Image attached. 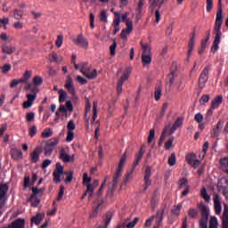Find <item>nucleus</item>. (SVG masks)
<instances>
[{
    "label": "nucleus",
    "mask_w": 228,
    "mask_h": 228,
    "mask_svg": "<svg viewBox=\"0 0 228 228\" xmlns=\"http://www.w3.org/2000/svg\"><path fill=\"white\" fill-rule=\"evenodd\" d=\"M163 215H165V208H161L157 211L155 217L163 219Z\"/></svg>",
    "instance_id": "59"
},
{
    "label": "nucleus",
    "mask_w": 228,
    "mask_h": 228,
    "mask_svg": "<svg viewBox=\"0 0 228 228\" xmlns=\"http://www.w3.org/2000/svg\"><path fill=\"white\" fill-rule=\"evenodd\" d=\"M166 138H167V130H164L159 141V147H161V145H163V142H165Z\"/></svg>",
    "instance_id": "50"
},
{
    "label": "nucleus",
    "mask_w": 228,
    "mask_h": 228,
    "mask_svg": "<svg viewBox=\"0 0 228 228\" xmlns=\"http://www.w3.org/2000/svg\"><path fill=\"white\" fill-rule=\"evenodd\" d=\"M177 159H175V153H171V155L168 158V165L169 167H174L175 165Z\"/></svg>",
    "instance_id": "39"
},
{
    "label": "nucleus",
    "mask_w": 228,
    "mask_h": 228,
    "mask_svg": "<svg viewBox=\"0 0 228 228\" xmlns=\"http://www.w3.org/2000/svg\"><path fill=\"white\" fill-rule=\"evenodd\" d=\"M65 174V171H63V166H61V163L57 162L55 170L53 171V181L54 183H61V175Z\"/></svg>",
    "instance_id": "7"
},
{
    "label": "nucleus",
    "mask_w": 228,
    "mask_h": 228,
    "mask_svg": "<svg viewBox=\"0 0 228 228\" xmlns=\"http://www.w3.org/2000/svg\"><path fill=\"white\" fill-rule=\"evenodd\" d=\"M7 228H26V220L22 218H17L12 223L8 224Z\"/></svg>",
    "instance_id": "15"
},
{
    "label": "nucleus",
    "mask_w": 228,
    "mask_h": 228,
    "mask_svg": "<svg viewBox=\"0 0 228 228\" xmlns=\"http://www.w3.org/2000/svg\"><path fill=\"white\" fill-rule=\"evenodd\" d=\"M213 10V0H207V12Z\"/></svg>",
    "instance_id": "64"
},
{
    "label": "nucleus",
    "mask_w": 228,
    "mask_h": 228,
    "mask_svg": "<svg viewBox=\"0 0 228 228\" xmlns=\"http://www.w3.org/2000/svg\"><path fill=\"white\" fill-rule=\"evenodd\" d=\"M183 118H178L175 122L174 123V125L172 126L170 131L171 133H174L178 127H181V126H183Z\"/></svg>",
    "instance_id": "25"
},
{
    "label": "nucleus",
    "mask_w": 228,
    "mask_h": 228,
    "mask_svg": "<svg viewBox=\"0 0 228 228\" xmlns=\"http://www.w3.org/2000/svg\"><path fill=\"white\" fill-rule=\"evenodd\" d=\"M22 15H24V12H22V10L16 9L14 11V19H16V20H20V19H22Z\"/></svg>",
    "instance_id": "41"
},
{
    "label": "nucleus",
    "mask_w": 228,
    "mask_h": 228,
    "mask_svg": "<svg viewBox=\"0 0 228 228\" xmlns=\"http://www.w3.org/2000/svg\"><path fill=\"white\" fill-rule=\"evenodd\" d=\"M46 145L54 149L58 145V138H52L47 141Z\"/></svg>",
    "instance_id": "38"
},
{
    "label": "nucleus",
    "mask_w": 228,
    "mask_h": 228,
    "mask_svg": "<svg viewBox=\"0 0 228 228\" xmlns=\"http://www.w3.org/2000/svg\"><path fill=\"white\" fill-rule=\"evenodd\" d=\"M209 228H218V219L216 216L210 217Z\"/></svg>",
    "instance_id": "32"
},
{
    "label": "nucleus",
    "mask_w": 228,
    "mask_h": 228,
    "mask_svg": "<svg viewBox=\"0 0 228 228\" xmlns=\"http://www.w3.org/2000/svg\"><path fill=\"white\" fill-rule=\"evenodd\" d=\"M8 190H10V186L8 185V183H0V209H3V208H4V201H1V200L6 197Z\"/></svg>",
    "instance_id": "9"
},
{
    "label": "nucleus",
    "mask_w": 228,
    "mask_h": 228,
    "mask_svg": "<svg viewBox=\"0 0 228 228\" xmlns=\"http://www.w3.org/2000/svg\"><path fill=\"white\" fill-rule=\"evenodd\" d=\"M117 50V41L113 39L112 45L110 46V56H115V51Z\"/></svg>",
    "instance_id": "47"
},
{
    "label": "nucleus",
    "mask_w": 228,
    "mask_h": 228,
    "mask_svg": "<svg viewBox=\"0 0 228 228\" xmlns=\"http://www.w3.org/2000/svg\"><path fill=\"white\" fill-rule=\"evenodd\" d=\"M197 30L193 28L192 36L188 44V52H187V61H190V58L191 57V53H193V47L195 45V35Z\"/></svg>",
    "instance_id": "10"
},
{
    "label": "nucleus",
    "mask_w": 228,
    "mask_h": 228,
    "mask_svg": "<svg viewBox=\"0 0 228 228\" xmlns=\"http://www.w3.org/2000/svg\"><path fill=\"white\" fill-rule=\"evenodd\" d=\"M138 222H140V218L134 217V219L132 222L128 223L126 225V228H134L138 224Z\"/></svg>",
    "instance_id": "46"
},
{
    "label": "nucleus",
    "mask_w": 228,
    "mask_h": 228,
    "mask_svg": "<svg viewBox=\"0 0 228 228\" xmlns=\"http://www.w3.org/2000/svg\"><path fill=\"white\" fill-rule=\"evenodd\" d=\"M40 154H42V147L36 148L32 153H30V158L32 163H37L40 159Z\"/></svg>",
    "instance_id": "16"
},
{
    "label": "nucleus",
    "mask_w": 228,
    "mask_h": 228,
    "mask_svg": "<svg viewBox=\"0 0 228 228\" xmlns=\"http://www.w3.org/2000/svg\"><path fill=\"white\" fill-rule=\"evenodd\" d=\"M200 195L202 199H204L205 202H209V200H211V197L208 195V190H206V188L201 190Z\"/></svg>",
    "instance_id": "33"
},
{
    "label": "nucleus",
    "mask_w": 228,
    "mask_h": 228,
    "mask_svg": "<svg viewBox=\"0 0 228 228\" xmlns=\"http://www.w3.org/2000/svg\"><path fill=\"white\" fill-rule=\"evenodd\" d=\"M76 45L78 47H83L84 49H86L88 47V39L83 36V34H79L75 40Z\"/></svg>",
    "instance_id": "13"
},
{
    "label": "nucleus",
    "mask_w": 228,
    "mask_h": 228,
    "mask_svg": "<svg viewBox=\"0 0 228 228\" xmlns=\"http://www.w3.org/2000/svg\"><path fill=\"white\" fill-rule=\"evenodd\" d=\"M224 10L222 9V0H218V10L214 27L215 39L211 47V52L214 53L220 49V42L222 40V22L224 20L222 16Z\"/></svg>",
    "instance_id": "1"
},
{
    "label": "nucleus",
    "mask_w": 228,
    "mask_h": 228,
    "mask_svg": "<svg viewBox=\"0 0 228 228\" xmlns=\"http://www.w3.org/2000/svg\"><path fill=\"white\" fill-rule=\"evenodd\" d=\"M49 61H51V63H61V61H63V58L61 56H59L58 53L53 52L52 53H50Z\"/></svg>",
    "instance_id": "19"
},
{
    "label": "nucleus",
    "mask_w": 228,
    "mask_h": 228,
    "mask_svg": "<svg viewBox=\"0 0 228 228\" xmlns=\"http://www.w3.org/2000/svg\"><path fill=\"white\" fill-rule=\"evenodd\" d=\"M64 175H67L65 179V183H72V179L74 178V172L72 171H65Z\"/></svg>",
    "instance_id": "31"
},
{
    "label": "nucleus",
    "mask_w": 228,
    "mask_h": 228,
    "mask_svg": "<svg viewBox=\"0 0 228 228\" xmlns=\"http://www.w3.org/2000/svg\"><path fill=\"white\" fill-rule=\"evenodd\" d=\"M161 87L158 86L155 88V101H159L161 99Z\"/></svg>",
    "instance_id": "45"
},
{
    "label": "nucleus",
    "mask_w": 228,
    "mask_h": 228,
    "mask_svg": "<svg viewBox=\"0 0 228 228\" xmlns=\"http://www.w3.org/2000/svg\"><path fill=\"white\" fill-rule=\"evenodd\" d=\"M30 78H31V72H29L28 70H26L22 77L20 78V82L28 84Z\"/></svg>",
    "instance_id": "27"
},
{
    "label": "nucleus",
    "mask_w": 228,
    "mask_h": 228,
    "mask_svg": "<svg viewBox=\"0 0 228 228\" xmlns=\"http://www.w3.org/2000/svg\"><path fill=\"white\" fill-rule=\"evenodd\" d=\"M145 154V150L143 148H140L138 152L135 154V159L132 166V169L130 172H128L125 176V183H127L129 179H131V175L133 172H134V169L136 167H138L139 163L142 161V158H143V155Z\"/></svg>",
    "instance_id": "3"
},
{
    "label": "nucleus",
    "mask_w": 228,
    "mask_h": 228,
    "mask_svg": "<svg viewBox=\"0 0 228 228\" xmlns=\"http://www.w3.org/2000/svg\"><path fill=\"white\" fill-rule=\"evenodd\" d=\"M209 99H210V96L209 94H204L200 97V104L202 106L204 105L206 102H209Z\"/></svg>",
    "instance_id": "43"
},
{
    "label": "nucleus",
    "mask_w": 228,
    "mask_h": 228,
    "mask_svg": "<svg viewBox=\"0 0 228 228\" xmlns=\"http://www.w3.org/2000/svg\"><path fill=\"white\" fill-rule=\"evenodd\" d=\"M15 48H13V46H8V45H2V53H4V54H13Z\"/></svg>",
    "instance_id": "24"
},
{
    "label": "nucleus",
    "mask_w": 228,
    "mask_h": 228,
    "mask_svg": "<svg viewBox=\"0 0 228 228\" xmlns=\"http://www.w3.org/2000/svg\"><path fill=\"white\" fill-rule=\"evenodd\" d=\"M220 165L223 167V168L228 167V157H224L220 159Z\"/></svg>",
    "instance_id": "54"
},
{
    "label": "nucleus",
    "mask_w": 228,
    "mask_h": 228,
    "mask_svg": "<svg viewBox=\"0 0 228 228\" xmlns=\"http://www.w3.org/2000/svg\"><path fill=\"white\" fill-rule=\"evenodd\" d=\"M214 208L216 215L222 213V198L218 194H216L214 197Z\"/></svg>",
    "instance_id": "12"
},
{
    "label": "nucleus",
    "mask_w": 228,
    "mask_h": 228,
    "mask_svg": "<svg viewBox=\"0 0 228 228\" xmlns=\"http://www.w3.org/2000/svg\"><path fill=\"white\" fill-rule=\"evenodd\" d=\"M175 77H177V74L175 71H171V73L167 77V81L170 86L174 85V81H175Z\"/></svg>",
    "instance_id": "29"
},
{
    "label": "nucleus",
    "mask_w": 228,
    "mask_h": 228,
    "mask_svg": "<svg viewBox=\"0 0 228 228\" xmlns=\"http://www.w3.org/2000/svg\"><path fill=\"white\" fill-rule=\"evenodd\" d=\"M188 185V180L186 178H182L179 180L178 182V187L181 188H184V186Z\"/></svg>",
    "instance_id": "51"
},
{
    "label": "nucleus",
    "mask_w": 228,
    "mask_h": 228,
    "mask_svg": "<svg viewBox=\"0 0 228 228\" xmlns=\"http://www.w3.org/2000/svg\"><path fill=\"white\" fill-rule=\"evenodd\" d=\"M97 186H99V182L97 180H94L93 183H87L86 184L87 189L86 190V191L81 197L82 200H85L86 195H89V199H92V195H94V190H95Z\"/></svg>",
    "instance_id": "8"
},
{
    "label": "nucleus",
    "mask_w": 228,
    "mask_h": 228,
    "mask_svg": "<svg viewBox=\"0 0 228 228\" xmlns=\"http://www.w3.org/2000/svg\"><path fill=\"white\" fill-rule=\"evenodd\" d=\"M104 204V200H101L98 201L97 206L93 209V213L90 215V218H93L94 216H97L99 215V211L101 210V208H102Z\"/></svg>",
    "instance_id": "21"
},
{
    "label": "nucleus",
    "mask_w": 228,
    "mask_h": 228,
    "mask_svg": "<svg viewBox=\"0 0 228 228\" xmlns=\"http://www.w3.org/2000/svg\"><path fill=\"white\" fill-rule=\"evenodd\" d=\"M62 44H63V35H59L55 41V45H56V47L60 48V47H61Z\"/></svg>",
    "instance_id": "48"
},
{
    "label": "nucleus",
    "mask_w": 228,
    "mask_h": 228,
    "mask_svg": "<svg viewBox=\"0 0 228 228\" xmlns=\"http://www.w3.org/2000/svg\"><path fill=\"white\" fill-rule=\"evenodd\" d=\"M197 159V154H195V153H189L185 157V159H186L188 165H192L194 159Z\"/></svg>",
    "instance_id": "30"
},
{
    "label": "nucleus",
    "mask_w": 228,
    "mask_h": 228,
    "mask_svg": "<svg viewBox=\"0 0 228 228\" xmlns=\"http://www.w3.org/2000/svg\"><path fill=\"white\" fill-rule=\"evenodd\" d=\"M156 135V132L154 129L150 130V134L148 136V143H152V140H154V136Z\"/></svg>",
    "instance_id": "55"
},
{
    "label": "nucleus",
    "mask_w": 228,
    "mask_h": 228,
    "mask_svg": "<svg viewBox=\"0 0 228 228\" xmlns=\"http://www.w3.org/2000/svg\"><path fill=\"white\" fill-rule=\"evenodd\" d=\"M65 99H67V93L63 89L59 90V102H65Z\"/></svg>",
    "instance_id": "35"
},
{
    "label": "nucleus",
    "mask_w": 228,
    "mask_h": 228,
    "mask_svg": "<svg viewBox=\"0 0 228 228\" xmlns=\"http://www.w3.org/2000/svg\"><path fill=\"white\" fill-rule=\"evenodd\" d=\"M51 163H53V161L49 159H46L43 161L41 167L44 168H47V167H49V165H51Z\"/></svg>",
    "instance_id": "61"
},
{
    "label": "nucleus",
    "mask_w": 228,
    "mask_h": 228,
    "mask_svg": "<svg viewBox=\"0 0 228 228\" xmlns=\"http://www.w3.org/2000/svg\"><path fill=\"white\" fill-rule=\"evenodd\" d=\"M28 134H29L30 138H33V136H35V134H37V126H32L29 128Z\"/></svg>",
    "instance_id": "58"
},
{
    "label": "nucleus",
    "mask_w": 228,
    "mask_h": 228,
    "mask_svg": "<svg viewBox=\"0 0 228 228\" xmlns=\"http://www.w3.org/2000/svg\"><path fill=\"white\" fill-rule=\"evenodd\" d=\"M11 156L15 161L22 159V151L16 148H12L11 149Z\"/></svg>",
    "instance_id": "18"
},
{
    "label": "nucleus",
    "mask_w": 228,
    "mask_h": 228,
    "mask_svg": "<svg viewBox=\"0 0 228 228\" xmlns=\"http://www.w3.org/2000/svg\"><path fill=\"white\" fill-rule=\"evenodd\" d=\"M42 191H44V189H37V187H33L32 194L30 195V197L28 199V202H32L33 200L36 199L37 195H38V193H42Z\"/></svg>",
    "instance_id": "23"
},
{
    "label": "nucleus",
    "mask_w": 228,
    "mask_h": 228,
    "mask_svg": "<svg viewBox=\"0 0 228 228\" xmlns=\"http://www.w3.org/2000/svg\"><path fill=\"white\" fill-rule=\"evenodd\" d=\"M91 67L88 65V62L80 63V72L87 77V79H95L97 77V69H94L90 72Z\"/></svg>",
    "instance_id": "4"
},
{
    "label": "nucleus",
    "mask_w": 228,
    "mask_h": 228,
    "mask_svg": "<svg viewBox=\"0 0 228 228\" xmlns=\"http://www.w3.org/2000/svg\"><path fill=\"white\" fill-rule=\"evenodd\" d=\"M154 15L156 24H159V20H161V12H159V9L155 10Z\"/></svg>",
    "instance_id": "52"
},
{
    "label": "nucleus",
    "mask_w": 228,
    "mask_h": 228,
    "mask_svg": "<svg viewBox=\"0 0 228 228\" xmlns=\"http://www.w3.org/2000/svg\"><path fill=\"white\" fill-rule=\"evenodd\" d=\"M209 70H211V68L209 66H207L204 68V69L201 71L200 77H199V87L202 90L204 86H206V84L208 83V80L209 79Z\"/></svg>",
    "instance_id": "6"
},
{
    "label": "nucleus",
    "mask_w": 228,
    "mask_h": 228,
    "mask_svg": "<svg viewBox=\"0 0 228 228\" xmlns=\"http://www.w3.org/2000/svg\"><path fill=\"white\" fill-rule=\"evenodd\" d=\"M72 140H74V132L68 131L66 141L67 142H72Z\"/></svg>",
    "instance_id": "63"
},
{
    "label": "nucleus",
    "mask_w": 228,
    "mask_h": 228,
    "mask_svg": "<svg viewBox=\"0 0 228 228\" xmlns=\"http://www.w3.org/2000/svg\"><path fill=\"white\" fill-rule=\"evenodd\" d=\"M223 224H228V208H224V211L223 213Z\"/></svg>",
    "instance_id": "53"
},
{
    "label": "nucleus",
    "mask_w": 228,
    "mask_h": 228,
    "mask_svg": "<svg viewBox=\"0 0 228 228\" xmlns=\"http://www.w3.org/2000/svg\"><path fill=\"white\" fill-rule=\"evenodd\" d=\"M77 81L80 85H86V83H88V80H86L85 77H83L81 76H77Z\"/></svg>",
    "instance_id": "60"
},
{
    "label": "nucleus",
    "mask_w": 228,
    "mask_h": 228,
    "mask_svg": "<svg viewBox=\"0 0 228 228\" xmlns=\"http://www.w3.org/2000/svg\"><path fill=\"white\" fill-rule=\"evenodd\" d=\"M222 101H224V97H222V95H218L214 98L211 104L212 109L216 110V108H218L220 104H222Z\"/></svg>",
    "instance_id": "22"
},
{
    "label": "nucleus",
    "mask_w": 228,
    "mask_h": 228,
    "mask_svg": "<svg viewBox=\"0 0 228 228\" xmlns=\"http://www.w3.org/2000/svg\"><path fill=\"white\" fill-rule=\"evenodd\" d=\"M42 83H44V78H42V77H40V76L34 77L33 85L35 86H40V85H42Z\"/></svg>",
    "instance_id": "34"
},
{
    "label": "nucleus",
    "mask_w": 228,
    "mask_h": 228,
    "mask_svg": "<svg viewBox=\"0 0 228 228\" xmlns=\"http://www.w3.org/2000/svg\"><path fill=\"white\" fill-rule=\"evenodd\" d=\"M114 15H115V18L113 20L114 27H118L120 26V13L116 12H114Z\"/></svg>",
    "instance_id": "37"
},
{
    "label": "nucleus",
    "mask_w": 228,
    "mask_h": 228,
    "mask_svg": "<svg viewBox=\"0 0 228 228\" xmlns=\"http://www.w3.org/2000/svg\"><path fill=\"white\" fill-rule=\"evenodd\" d=\"M53 151H54V148L48 146V144H45L44 148L45 156H51V154H53Z\"/></svg>",
    "instance_id": "42"
},
{
    "label": "nucleus",
    "mask_w": 228,
    "mask_h": 228,
    "mask_svg": "<svg viewBox=\"0 0 228 228\" xmlns=\"http://www.w3.org/2000/svg\"><path fill=\"white\" fill-rule=\"evenodd\" d=\"M3 74H8L12 70V65L11 64H4V66L0 67Z\"/></svg>",
    "instance_id": "44"
},
{
    "label": "nucleus",
    "mask_w": 228,
    "mask_h": 228,
    "mask_svg": "<svg viewBox=\"0 0 228 228\" xmlns=\"http://www.w3.org/2000/svg\"><path fill=\"white\" fill-rule=\"evenodd\" d=\"M110 222H111V213H108L104 219V224H100L96 228H108V225H110Z\"/></svg>",
    "instance_id": "26"
},
{
    "label": "nucleus",
    "mask_w": 228,
    "mask_h": 228,
    "mask_svg": "<svg viewBox=\"0 0 228 228\" xmlns=\"http://www.w3.org/2000/svg\"><path fill=\"white\" fill-rule=\"evenodd\" d=\"M59 159L63 161V163H70L73 160L70 155L65 151V149L61 150Z\"/></svg>",
    "instance_id": "17"
},
{
    "label": "nucleus",
    "mask_w": 228,
    "mask_h": 228,
    "mask_svg": "<svg viewBox=\"0 0 228 228\" xmlns=\"http://www.w3.org/2000/svg\"><path fill=\"white\" fill-rule=\"evenodd\" d=\"M188 215L190 218H197V216H199V210L195 208H189Z\"/></svg>",
    "instance_id": "36"
},
{
    "label": "nucleus",
    "mask_w": 228,
    "mask_h": 228,
    "mask_svg": "<svg viewBox=\"0 0 228 228\" xmlns=\"http://www.w3.org/2000/svg\"><path fill=\"white\" fill-rule=\"evenodd\" d=\"M194 120L196 122H198V124H200V122H202V120H204V116H202V114H200V113H198L195 115Z\"/></svg>",
    "instance_id": "62"
},
{
    "label": "nucleus",
    "mask_w": 228,
    "mask_h": 228,
    "mask_svg": "<svg viewBox=\"0 0 228 228\" xmlns=\"http://www.w3.org/2000/svg\"><path fill=\"white\" fill-rule=\"evenodd\" d=\"M150 7L149 10L151 13H154L156 11V8H161L163 6V3H165V0H149Z\"/></svg>",
    "instance_id": "14"
},
{
    "label": "nucleus",
    "mask_w": 228,
    "mask_h": 228,
    "mask_svg": "<svg viewBox=\"0 0 228 228\" xmlns=\"http://www.w3.org/2000/svg\"><path fill=\"white\" fill-rule=\"evenodd\" d=\"M142 61L143 65H150V63L152 61L151 55V54H142Z\"/></svg>",
    "instance_id": "28"
},
{
    "label": "nucleus",
    "mask_w": 228,
    "mask_h": 228,
    "mask_svg": "<svg viewBox=\"0 0 228 228\" xmlns=\"http://www.w3.org/2000/svg\"><path fill=\"white\" fill-rule=\"evenodd\" d=\"M100 20H102V22H108V16L106 15V11L101 12Z\"/></svg>",
    "instance_id": "56"
},
{
    "label": "nucleus",
    "mask_w": 228,
    "mask_h": 228,
    "mask_svg": "<svg viewBox=\"0 0 228 228\" xmlns=\"http://www.w3.org/2000/svg\"><path fill=\"white\" fill-rule=\"evenodd\" d=\"M151 175H152L151 167L146 166L145 172H144V184H145L144 191H147L148 186H151V184H152V182L151 181Z\"/></svg>",
    "instance_id": "11"
},
{
    "label": "nucleus",
    "mask_w": 228,
    "mask_h": 228,
    "mask_svg": "<svg viewBox=\"0 0 228 228\" xmlns=\"http://www.w3.org/2000/svg\"><path fill=\"white\" fill-rule=\"evenodd\" d=\"M127 152H125L120 159L119 164L116 168V173L114 174L112 183L109 184L107 195L108 199H111L113 197V193L115 190H117V184H118V181H120V177H122V170H124V166L126 165V160L127 159L126 156Z\"/></svg>",
    "instance_id": "2"
},
{
    "label": "nucleus",
    "mask_w": 228,
    "mask_h": 228,
    "mask_svg": "<svg viewBox=\"0 0 228 228\" xmlns=\"http://www.w3.org/2000/svg\"><path fill=\"white\" fill-rule=\"evenodd\" d=\"M174 143V137H171L167 140V142L165 143V149L166 151H170L172 149V144Z\"/></svg>",
    "instance_id": "49"
},
{
    "label": "nucleus",
    "mask_w": 228,
    "mask_h": 228,
    "mask_svg": "<svg viewBox=\"0 0 228 228\" xmlns=\"http://www.w3.org/2000/svg\"><path fill=\"white\" fill-rule=\"evenodd\" d=\"M45 216V214H37L35 216L31 218V224H36V225H40Z\"/></svg>",
    "instance_id": "20"
},
{
    "label": "nucleus",
    "mask_w": 228,
    "mask_h": 228,
    "mask_svg": "<svg viewBox=\"0 0 228 228\" xmlns=\"http://www.w3.org/2000/svg\"><path fill=\"white\" fill-rule=\"evenodd\" d=\"M131 72H133V69H131V68H126L123 72L121 77L118 79L117 86V92L118 95L122 94V86H124V82L129 79Z\"/></svg>",
    "instance_id": "5"
},
{
    "label": "nucleus",
    "mask_w": 228,
    "mask_h": 228,
    "mask_svg": "<svg viewBox=\"0 0 228 228\" xmlns=\"http://www.w3.org/2000/svg\"><path fill=\"white\" fill-rule=\"evenodd\" d=\"M142 54H151V45H142Z\"/></svg>",
    "instance_id": "57"
},
{
    "label": "nucleus",
    "mask_w": 228,
    "mask_h": 228,
    "mask_svg": "<svg viewBox=\"0 0 228 228\" xmlns=\"http://www.w3.org/2000/svg\"><path fill=\"white\" fill-rule=\"evenodd\" d=\"M183 208V205L181 204H178L176 207H174L172 209H171V213L173 215H175L176 216L179 215V213H181V209Z\"/></svg>",
    "instance_id": "40"
}]
</instances>
